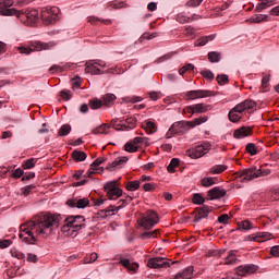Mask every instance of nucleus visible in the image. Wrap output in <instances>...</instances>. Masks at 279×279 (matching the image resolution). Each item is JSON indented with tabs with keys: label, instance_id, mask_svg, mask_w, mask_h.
I'll return each mask as SVG.
<instances>
[{
	"label": "nucleus",
	"instance_id": "4d7b16f0",
	"mask_svg": "<svg viewBox=\"0 0 279 279\" xmlns=\"http://www.w3.org/2000/svg\"><path fill=\"white\" fill-rule=\"evenodd\" d=\"M60 97H62L65 101H69V100H71V97H73V96L71 95V90L62 89L60 92Z\"/></svg>",
	"mask_w": 279,
	"mask_h": 279
},
{
	"label": "nucleus",
	"instance_id": "052dcab7",
	"mask_svg": "<svg viewBox=\"0 0 279 279\" xmlns=\"http://www.w3.org/2000/svg\"><path fill=\"white\" fill-rule=\"evenodd\" d=\"M111 125H112L113 130H117V132H125V126H122L123 123L117 124V120H112Z\"/></svg>",
	"mask_w": 279,
	"mask_h": 279
},
{
	"label": "nucleus",
	"instance_id": "0e129e2a",
	"mask_svg": "<svg viewBox=\"0 0 279 279\" xmlns=\"http://www.w3.org/2000/svg\"><path fill=\"white\" fill-rule=\"evenodd\" d=\"M34 178H36V173L35 172H26V173H24V175L22 178V181L26 182V181H29V180H32Z\"/></svg>",
	"mask_w": 279,
	"mask_h": 279
},
{
	"label": "nucleus",
	"instance_id": "de8ad7c7",
	"mask_svg": "<svg viewBox=\"0 0 279 279\" xmlns=\"http://www.w3.org/2000/svg\"><path fill=\"white\" fill-rule=\"evenodd\" d=\"M59 136H69V134H71V126L69 124H63L60 129H59Z\"/></svg>",
	"mask_w": 279,
	"mask_h": 279
},
{
	"label": "nucleus",
	"instance_id": "dca6fc26",
	"mask_svg": "<svg viewBox=\"0 0 279 279\" xmlns=\"http://www.w3.org/2000/svg\"><path fill=\"white\" fill-rule=\"evenodd\" d=\"M256 102L254 100H244L240 104H238L232 110H234L235 112H239V114H242V112H245V110H252L253 108H255Z\"/></svg>",
	"mask_w": 279,
	"mask_h": 279
},
{
	"label": "nucleus",
	"instance_id": "0eeeda50",
	"mask_svg": "<svg viewBox=\"0 0 279 279\" xmlns=\"http://www.w3.org/2000/svg\"><path fill=\"white\" fill-rule=\"evenodd\" d=\"M58 19V8L45 7L41 9V20L45 25H53Z\"/></svg>",
	"mask_w": 279,
	"mask_h": 279
},
{
	"label": "nucleus",
	"instance_id": "6e6d98bb",
	"mask_svg": "<svg viewBox=\"0 0 279 279\" xmlns=\"http://www.w3.org/2000/svg\"><path fill=\"white\" fill-rule=\"evenodd\" d=\"M218 84H220V86H223L226 84H228L229 82V78H228V75L226 74H219L217 77H216Z\"/></svg>",
	"mask_w": 279,
	"mask_h": 279
},
{
	"label": "nucleus",
	"instance_id": "5fc2aeb1",
	"mask_svg": "<svg viewBox=\"0 0 279 279\" xmlns=\"http://www.w3.org/2000/svg\"><path fill=\"white\" fill-rule=\"evenodd\" d=\"M267 19H269V15L259 14V15H256L255 17H252L251 21L252 23H263V21H267Z\"/></svg>",
	"mask_w": 279,
	"mask_h": 279
},
{
	"label": "nucleus",
	"instance_id": "8fccbe9b",
	"mask_svg": "<svg viewBox=\"0 0 279 279\" xmlns=\"http://www.w3.org/2000/svg\"><path fill=\"white\" fill-rule=\"evenodd\" d=\"M246 151L251 156H256V154H258V148H256V145L254 143H248L246 145Z\"/></svg>",
	"mask_w": 279,
	"mask_h": 279
},
{
	"label": "nucleus",
	"instance_id": "e433bc0d",
	"mask_svg": "<svg viewBox=\"0 0 279 279\" xmlns=\"http://www.w3.org/2000/svg\"><path fill=\"white\" fill-rule=\"evenodd\" d=\"M93 66H96V68L97 66H102V68H105L106 63H105V61H101L99 59L87 61V71H90V68H93Z\"/></svg>",
	"mask_w": 279,
	"mask_h": 279
},
{
	"label": "nucleus",
	"instance_id": "a18cd8bd",
	"mask_svg": "<svg viewBox=\"0 0 279 279\" xmlns=\"http://www.w3.org/2000/svg\"><path fill=\"white\" fill-rule=\"evenodd\" d=\"M257 236H258L257 243H265V241H269V239H271V233L259 232V233H257Z\"/></svg>",
	"mask_w": 279,
	"mask_h": 279
},
{
	"label": "nucleus",
	"instance_id": "393cba45",
	"mask_svg": "<svg viewBox=\"0 0 279 279\" xmlns=\"http://www.w3.org/2000/svg\"><path fill=\"white\" fill-rule=\"evenodd\" d=\"M271 5H276V0H263L255 8V12H263V10H267V8H271Z\"/></svg>",
	"mask_w": 279,
	"mask_h": 279
},
{
	"label": "nucleus",
	"instance_id": "f704fd0d",
	"mask_svg": "<svg viewBox=\"0 0 279 279\" xmlns=\"http://www.w3.org/2000/svg\"><path fill=\"white\" fill-rule=\"evenodd\" d=\"M110 125L109 124H101L100 126L93 129V134H109Z\"/></svg>",
	"mask_w": 279,
	"mask_h": 279
},
{
	"label": "nucleus",
	"instance_id": "f257e3e1",
	"mask_svg": "<svg viewBox=\"0 0 279 279\" xmlns=\"http://www.w3.org/2000/svg\"><path fill=\"white\" fill-rule=\"evenodd\" d=\"M60 223V216L46 214L37 221H28L20 227V239L27 245L36 243V234H51V228Z\"/></svg>",
	"mask_w": 279,
	"mask_h": 279
},
{
	"label": "nucleus",
	"instance_id": "1a4fd4ad",
	"mask_svg": "<svg viewBox=\"0 0 279 279\" xmlns=\"http://www.w3.org/2000/svg\"><path fill=\"white\" fill-rule=\"evenodd\" d=\"M108 199H119L123 195V190L117 186V181L109 182L105 185Z\"/></svg>",
	"mask_w": 279,
	"mask_h": 279
},
{
	"label": "nucleus",
	"instance_id": "9b49d317",
	"mask_svg": "<svg viewBox=\"0 0 279 279\" xmlns=\"http://www.w3.org/2000/svg\"><path fill=\"white\" fill-rule=\"evenodd\" d=\"M210 95H213V92L206 89L190 90L184 94V99L186 101H192L194 99L210 97Z\"/></svg>",
	"mask_w": 279,
	"mask_h": 279
},
{
	"label": "nucleus",
	"instance_id": "9d476101",
	"mask_svg": "<svg viewBox=\"0 0 279 279\" xmlns=\"http://www.w3.org/2000/svg\"><path fill=\"white\" fill-rule=\"evenodd\" d=\"M132 196L128 195L125 196L124 199H120L118 206H114V205H110L109 207L102 209L100 213H106L107 216L108 215H117V213H119V210H121V208H125V206H128L129 204L132 203Z\"/></svg>",
	"mask_w": 279,
	"mask_h": 279
},
{
	"label": "nucleus",
	"instance_id": "e2e57ef3",
	"mask_svg": "<svg viewBox=\"0 0 279 279\" xmlns=\"http://www.w3.org/2000/svg\"><path fill=\"white\" fill-rule=\"evenodd\" d=\"M202 1L204 0H190L186 5L187 8H197L198 5H202Z\"/></svg>",
	"mask_w": 279,
	"mask_h": 279
},
{
	"label": "nucleus",
	"instance_id": "b1692460",
	"mask_svg": "<svg viewBox=\"0 0 279 279\" xmlns=\"http://www.w3.org/2000/svg\"><path fill=\"white\" fill-rule=\"evenodd\" d=\"M61 232L64 236H73L75 234V230L72 225L69 223V220L65 218L64 225L61 227Z\"/></svg>",
	"mask_w": 279,
	"mask_h": 279
},
{
	"label": "nucleus",
	"instance_id": "7c9ffc66",
	"mask_svg": "<svg viewBox=\"0 0 279 279\" xmlns=\"http://www.w3.org/2000/svg\"><path fill=\"white\" fill-rule=\"evenodd\" d=\"M208 110H210L209 105H204V104L194 105V113L195 114H204V112H208Z\"/></svg>",
	"mask_w": 279,
	"mask_h": 279
},
{
	"label": "nucleus",
	"instance_id": "ddd939ff",
	"mask_svg": "<svg viewBox=\"0 0 279 279\" xmlns=\"http://www.w3.org/2000/svg\"><path fill=\"white\" fill-rule=\"evenodd\" d=\"M65 219H68V223L72 226L74 232H80L82 228L86 227V225H84V222L86 221V219H84V216H70Z\"/></svg>",
	"mask_w": 279,
	"mask_h": 279
},
{
	"label": "nucleus",
	"instance_id": "680f3d73",
	"mask_svg": "<svg viewBox=\"0 0 279 279\" xmlns=\"http://www.w3.org/2000/svg\"><path fill=\"white\" fill-rule=\"evenodd\" d=\"M192 201H193V204H198V205L204 204V202H206V199L203 198L201 194H194Z\"/></svg>",
	"mask_w": 279,
	"mask_h": 279
},
{
	"label": "nucleus",
	"instance_id": "423d86ee",
	"mask_svg": "<svg viewBox=\"0 0 279 279\" xmlns=\"http://www.w3.org/2000/svg\"><path fill=\"white\" fill-rule=\"evenodd\" d=\"M158 221H160L158 214L154 210H148L140 220H137V223L140 228H143L144 230H151Z\"/></svg>",
	"mask_w": 279,
	"mask_h": 279
},
{
	"label": "nucleus",
	"instance_id": "bb28decb",
	"mask_svg": "<svg viewBox=\"0 0 279 279\" xmlns=\"http://www.w3.org/2000/svg\"><path fill=\"white\" fill-rule=\"evenodd\" d=\"M158 234H160V230L156 229L154 231H146L141 233L140 239H142V241H147V239H156V236H158Z\"/></svg>",
	"mask_w": 279,
	"mask_h": 279
},
{
	"label": "nucleus",
	"instance_id": "7ed1b4c3",
	"mask_svg": "<svg viewBox=\"0 0 279 279\" xmlns=\"http://www.w3.org/2000/svg\"><path fill=\"white\" fill-rule=\"evenodd\" d=\"M0 16H16L24 25H36L38 23V10L36 9H5L0 11Z\"/></svg>",
	"mask_w": 279,
	"mask_h": 279
},
{
	"label": "nucleus",
	"instance_id": "603ef678",
	"mask_svg": "<svg viewBox=\"0 0 279 279\" xmlns=\"http://www.w3.org/2000/svg\"><path fill=\"white\" fill-rule=\"evenodd\" d=\"M175 21L178 23H181V24H184V23H191V17L182 14V13H179L177 16H175Z\"/></svg>",
	"mask_w": 279,
	"mask_h": 279
},
{
	"label": "nucleus",
	"instance_id": "6e6552de",
	"mask_svg": "<svg viewBox=\"0 0 279 279\" xmlns=\"http://www.w3.org/2000/svg\"><path fill=\"white\" fill-rule=\"evenodd\" d=\"M210 143H204L202 145H198L192 149L186 150V156L190 158H202L203 156H206L208 151H210Z\"/></svg>",
	"mask_w": 279,
	"mask_h": 279
},
{
	"label": "nucleus",
	"instance_id": "69168bd1",
	"mask_svg": "<svg viewBox=\"0 0 279 279\" xmlns=\"http://www.w3.org/2000/svg\"><path fill=\"white\" fill-rule=\"evenodd\" d=\"M218 221L219 223H228V221H230V216H228V214H223L218 217Z\"/></svg>",
	"mask_w": 279,
	"mask_h": 279
},
{
	"label": "nucleus",
	"instance_id": "c756f323",
	"mask_svg": "<svg viewBox=\"0 0 279 279\" xmlns=\"http://www.w3.org/2000/svg\"><path fill=\"white\" fill-rule=\"evenodd\" d=\"M104 106H112L117 100V96L114 94H106L101 97Z\"/></svg>",
	"mask_w": 279,
	"mask_h": 279
},
{
	"label": "nucleus",
	"instance_id": "2f4dec72",
	"mask_svg": "<svg viewBox=\"0 0 279 279\" xmlns=\"http://www.w3.org/2000/svg\"><path fill=\"white\" fill-rule=\"evenodd\" d=\"M125 189L126 191H138L141 189V181L136 180V181H129L125 184Z\"/></svg>",
	"mask_w": 279,
	"mask_h": 279
},
{
	"label": "nucleus",
	"instance_id": "412c9836",
	"mask_svg": "<svg viewBox=\"0 0 279 279\" xmlns=\"http://www.w3.org/2000/svg\"><path fill=\"white\" fill-rule=\"evenodd\" d=\"M68 204L71 206V208H86V206L90 204V201L88 198H80L69 201Z\"/></svg>",
	"mask_w": 279,
	"mask_h": 279
},
{
	"label": "nucleus",
	"instance_id": "09e8293b",
	"mask_svg": "<svg viewBox=\"0 0 279 279\" xmlns=\"http://www.w3.org/2000/svg\"><path fill=\"white\" fill-rule=\"evenodd\" d=\"M13 5H14V1L12 0L0 1V12L2 10H10V8H12Z\"/></svg>",
	"mask_w": 279,
	"mask_h": 279
},
{
	"label": "nucleus",
	"instance_id": "6ab92c4d",
	"mask_svg": "<svg viewBox=\"0 0 279 279\" xmlns=\"http://www.w3.org/2000/svg\"><path fill=\"white\" fill-rule=\"evenodd\" d=\"M106 157H99L97 158L92 165L89 170L86 172L87 178H92L94 173H99V165H102V162H106Z\"/></svg>",
	"mask_w": 279,
	"mask_h": 279
},
{
	"label": "nucleus",
	"instance_id": "f03ea898",
	"mask_svg": "<svg viewBox=\"0 0 279 279\" xmlns=\"http://www.w3.org/2000/svg\"><path fill=\"white\" fill-rule=\"evenodd\" d=\"M206 121H208V117L203 116L192 121L182 120L174 122L166 133V138H172L173 136H175V134H186L189 130L197 128V125H202V123H206Z\"/></svg>",
	"mask_w": 279,
	"mask_h": 279
},
{
	"label": "nucleus",
	"instance_id": "ea45409f",
	"mask_svg": "<svg viewBox=\"0 0 279 279\" xmlns=\"http://www.w3.org/2000/svg\"><path fill=\"white\" fill-rule=\"evenodd\" d=\"M208 60L209 62H219L221 60V52H217V51H211L208 52Z\"/></svg>",
	"mask_w": 279,
	"mask_h": 279
},
{
	"label": "nucleus",
	"instance_id": "a211bd4d",
	"mask_svg": "<svg viewBox=\"0 0 279 279\" xmlns=\"http://www.w3.org/2000/svg\"><path fill=\"white\" fill-rule=\"evenodd\" d=\"M208 199H221V197H226V190L220 186L213 187L207 192Z\"/></svg>",
	"mask_w": 279,
	"mask_h": 279
},
{
	"label": "nucleus",
	"instance_id": "3c124183",
	"mask_svg": "<svg viewBox=\"0 0 279 279\" xmlns=\"http://www.w3.org/2000/svg\"><path fill=\"white\" fill-rule=\"evenodd\" d=\"M239 230H252V222L244 220L238 223Z\"/></svg>",
	"mask_w": 279,
	"mask_h": 279
},
{
	"label": "nucleus",
	"instance_id": "72a5a7b5",
	"mask_svg": "<svg viewBox=\"0 0 279 279\" xmlns=\"http://www.w3.org/2000/svg\"><path fill=\"white\" fill-rule=\"evenodd\" d=\"M85 73H90L92 75H104V71L96 65L92 66L90 71H88V61L85 63Z\"/></svg>",
	"mask_w": 279,
	"mask_h": 279
},
{
	"label": "nucleus",
	"instance_id": "49530a36",
	"mask_svg": "<svg viewBox=\"0 0 279 279\" xmlns=\"http://www.w3.org/2000/svg\"><path fill=\"white\" fill-rule=\"evenodd\" d=\"M202 186H205L206 189L213 186L215 184V179L210 177H205L201 181Z\"/></svg>",
	"mask_w": 279,
	"mask_h": 279
},
{
	"label": "nucleus",
	"instance_id": "f3484780",
	"mask_svg": "<svg viewBox=\"0 0 279 279\" xmlns=\"http://www.w3.org/2000/svg\"><path fill=\"white\" fill-rule=\"evenodd\" d=\"M258 270V266L254 264L242 265L236 268L238 276H247V274H255Z\"/></svg>",
	"mask_w": 279,
	"mask_h": 279
},
{
	"label": "nucleus",
	"instance_id": "c03bdc74",
	"mask_svg": "<svg viewBox=\"0 0 279 279\" xmlns=\"http://www.w3.org/2000/svg\"><path fill=\"white\" fill-rule=\"evenodd\" d=\"M123 1H111L107 3V8H109V10H119L123 8Z\"/></svg>",
	"mask_w": 279,
	"mask_h": 279
},
{
	"label": "nucleus",
	"instance_id": "f8f14e48",
	"mask_svg": "<svg viewBox=\"0 0 279 279\" xmlns=\"http://www.w3.org/2000/svg\"><path fill=\"white\" fill-rule=\"evenodd\" d=\"M147 267L150 269H162V267H171V264L165 257H154L148 259Z\"/></svg>",
	"mask_w": 279,
	"mask_h": 279
},
{
	"label": "nucleus",
	"instance_id": "5701e85b",
	"mask_svg": "<svg viewBox=\"0 0 279 279\" xmlns=\"http://www.w3.org/2000/svg\"><path fill=\"white\" fill-rule=\"evenodd\" d=\"M128 161V157H120L116 159L113 162L109 163L106 169L107 171H114L117 167H121L122 165H125Z\"/></svg>",
	"mask_w": 279,
	"mask_h": 279
},
{
	"label": "nucleus",
	"instance_id": "37998d69",
	"mask_svg": "<svg viewBox=\"0 0 279 279\" xmlns=\"http://www.w3.org/2000/svg\"><path fill=\"white\" fill-rule=\"evenodd\" d=\"M101 106H104V100H100L97 98L89 100V107L92 108V110H99V108H101Z\"/></svg>",
	"mask_w": 279,
	"mask_h": 279
},
{
	"label": "nucleus",
	"instance_id": "39448f33",
	"mask_svg": "<svg viewBox=\"0 0 279 279\" xmlns=\"http://www.w3.org/2000/svg\"><path fill=\"white\" fill-rule=\"evenodd\" d=\"M34 49L27 47H16V51L20 53H24V56H29L32 51H47L49 49H53L56 47V41L43 43V41H35L33 44Z\"/></svg>",
	"mask_w": 279,
	"mask_h": 279
},
{
	"label": "nucleus",
	"instance_id": "cd10ccee",
	"mask_svg": "<svg viewBox=\"0 0 279 279\" xmlns=\"http://www.w3.org/2000/svg\"><path fill=\"white\" fill-rule=\"evenodd\" d=\"M71 156L75 162H84L86 160V153L82 150H73Z\"/></svg>",
	"mask_w": 279,
	"mask_h": 279
},
{
	"label": "nucleus",
	"instance_id": "4468645a",
	"mask_svg": "<svg viewBox=\"0 0 279 279\" xmlns=\"http://www.w3.org/2000/svg\"><path fill=\"white\" fill-rule=\"evenodd\" d=\"M210 213H213V207L210 206L203 205L202 207H197L194 210V221L197 223L201 219H206Z\"/></svg>",
	"mask_w": 279,
	"mask_h": 279
},
{
	"label": "nucleus",
	"instance_id": "c85d7f7f",
	"mask_svg": "<svg viewBox=\"0 0 279 279\" xmlns=\"http://www.w3.org/2000/svg\"><path fill=\"white\" fill-rule=\"evenodd\" d=\"M209 40H215V35L201 37L195 41L194 45H195V47H204V46L208 45Z\"/></svg>",
	"mask_w": 279,
	"mask_h": 279
},
{
	"label": "nucleus",
	"instance_id": "2eb2a0df",
	"mask_svg": "<svg viewBox=\"0 0 279 279\" xmlns=\"http://www.w3.org/2000/svg\"><path fill=\"white\" fill-rule=\"evenodd\" d=\"M145 143V137H135L134 140H132L131 142H128L124 145V149L125 151H129V154H134L136 151H138V146Z\"/></svg>",
	"mask_w": 279,
	"mask_h": 279
},
{
	"label": "nucleus",
	"instance_id": "58836bf2",
	"mask_svg": "<svg viewBox=\"0 0 279 279\" xmlns=\"http://www.w3.org/2000/svg\"><path fill=\"white\" fill-rule=\"evenodd\" d=\"M229 120L232 123H239V121H241V113L236 112L234 109H231L229 112Z\"/></svg>",
	"mask_w": 279,
	"mask_h": 279
},
{
	"label": "nucleus",
	"instance_id": "a19ab883",
	"mask_svg": "<svg viewBox=\"0 0 279 279\" xmlns=\"http://www.w3.org/2000/svg\"><path fill=\"white\" fill-rule=\"evenodd\" d=\"M179 165H180V159H178V158L171 159V161L167 168L169 173H175V167H179Z\"/></svg>",
	"mask_w": 279,
	"mask_h": 279
},
{
	"label": "nucleus",
	"instance_id": "864d4df0",
	"mask_svg": "<svg viewBox=\"0 0 279 279\" xmlns=\"http://www.w3.org/2000/svg\"><path fill=\"white\" fill-rule=\"evenodd\" d=\"M182 113L183 114H190L189 119H191V117H193V114H195V107H194V105L186 106L185 108H183Z\"/></svg>",
	"mask_w": 279,
	"mask_h": 279
},
{
	"label": "nucleus",
	"instance_id": "a878e982",
	"mask_svg": "<svg viewBox=\"0 0 279 279\" xmlns=\"http://www.w3.org/2000/svg\"><path fill=\"white\" fill-rule=\"evenodd\" d=\"M122 128H124L125 132H129V130H134L136 128V119L126 118L125 122H122Z\"/></svg>",
	"mask_w": 279,
	"mask_h": 279
},
{
	"label": "nucleus",
	"instance_id": "79ce46f5",
	"mask_svg": "<svg viewBox=\"0 0 279 279\" xmlns=\"http://www.w3.org/2000/svg\"><path fill=\"white\" fill-rule=\"evenodd\" d=\"M36 162H38V159L29 158L22 165V167L23 169H34V167H36Z\"/></svg>",
	"mask_w": 279,
	"mask_h": 279
},
{
	"label": "nucleus",
	"instance_id": "473e14b6",
	"mask_svg": "<svg viewBox=\"0 0 279 279\" xmlns=\"http://www.w3.org/2000/svg\"><path fill=\"white\" fill-rule=\"evenodd\" d=\"M143 128L149 134H154V132H156L158 130V128L156 126V123H154L153 121H149V120L144 122Z\"/></svg>",
	"mask_w": 279,
	"mask_h": 279
},
{
	"label": "nucleus",
	"instance_id": "bf43d9fd",
	"mask_svg": "<svg viewBox=\"0 0 279 279\" xmlns=\"http://www.w3.org/2000/svg\"><path fill=\"white\" fill-rule=\"evenodd\" d=\"M201 75H203V77H205V80H215V74L210 70L202 71Z\"/></svg>",
	"mask_w": 279,
	"mask_h": 279
},
{
	"label": "nucleus",
	"instance_id": "774afa93",
	"mask_svg": "<svg viewBox=\"0 0 279 279\" xmlns=\"http://www.w3.org/2000/svg\"><path fill=\"white\" fill-rule=\"evenodd\" d=\"M270 254L271 256H276L278 257L279 256V245H275L270 248Z\"/></svg>",
	"mask_w": 279,
	"mask_h": 279
},
{
	"label": "nucleus",
	"instance_id": "4c0bfd02",
	"mask_svg": "<svg viewBox=\"0 0 279 279\" xmlns=\"http://www.w3.org/2000/svg\"><path fill=\"white\" fill-rule=\"evenodd\" d=\"M226 169H228V166H226V165H216V166L210 168L209 173H213V174L217 175L219 173H223V171H226Z\"/></svg>",
	"mask_w": 279,
	"mask_h": 279
},
{
	"label": "nucleus",
	"instance_id": "4be33fe9",
	"mask_svg": "<svg viewBox=\"0 0 279 279\" xmlns=\"http://www.w3.org/2000/svg\"><path fill=\"white\" fill-rule=\"evenodd\" d=\"M120 265L128 269L130 274H136V269H138V264L130 262V259L120 260Z\"/></svg>",
	"mask_w": 279,
	"mask_h": 279
},
{
	"label": "nucleus",
	"instance_id": "20e7f679",
	"mask_svg": "<svg viewBox=\"0 0 279 279\" xmlns=\"http://www.w3.org/2000/svg\"><path fill=\"white\" fill-rule=\"evenodd\" d=\"M271 173V170L269 169H257L256 167H251L245 170H242L240 172H236V179L242 182H250L252 180H256V178H263L265 175H269Z\"/></svg>",
	"mask_w": 279,
	"mask_h": 279
},
{
	"label": "nucleus",
	"instance_id": "13d9d810",
	"mask_svg": "<svg viewBox=\"0 0 279 279\" xmlns=\"http://www.w3.org/2000/svg\"><path fill=\"white\" fill-rule=\"evenodd\" d=\"M98 255L97 253H92L89 256L84 258V263L85 265H88V263H95V260H97Z\"/></svg>",
	"mask_w": 279,
	"mask_h": 279
},
{
	"label": "nucleus",
	"instance_id": "338daca9",
	"mask_svg": "<svg viewBox=\"0 0 279 279\" xmlns=\"http://www.w3.org/2000/svg\"><path fill=\"white\" fill-rule=\"evenodd\" d=\"M23 169L17 168L16 170H14V172L12 173V178H15L16 180H19V178H21L23 175Z\"/></svg>",
	"mask_w": 279,
	"mask_h": 279
},
{
	"label": "nucleus",
	"instance_id": "c9c22d12",
	"mask_svg": "<svg viewBox=\"0 0 279 279\" xmlns=\"http://www.w3.org/2000/svg\"><path fill=\"white\" fill-rule=\"evenodd\" d=\"M234 263H236V251L232 250L229 251L225 265H234Z\"/></svg>",
	"mask_w": 279,
	"mask_h": 279
},
{
	"label": "nucleus",
	"instance_id": "aec40b11",
	"mask_svg": "<svg viewBox=\"0 0 279 279\" xmlns=\"http://www.w3.org/2000/svg\"><path fill=\"white\" fill-rule=\"evenodd\" d=\"M253 131L250 126H241L236 129L233 133L234 138H245L246 136H252Z\"/></svg>",
	"mask_w": 279,
	"mask_h": 279
}]
</instances>
